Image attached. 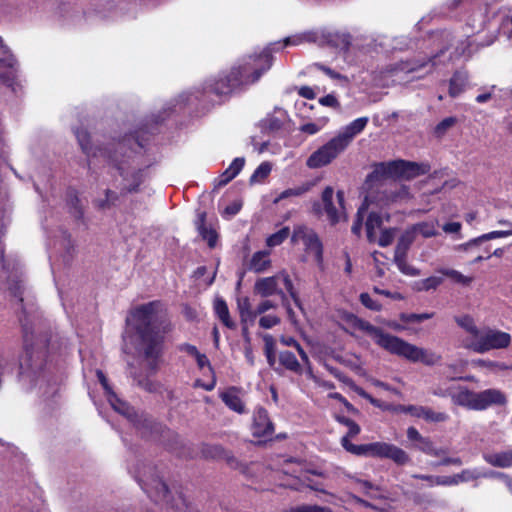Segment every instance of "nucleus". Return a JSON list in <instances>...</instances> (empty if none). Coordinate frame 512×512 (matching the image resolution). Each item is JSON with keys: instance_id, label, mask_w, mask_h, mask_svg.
<instances>
[{"instance_id": "nucleus-1", "label": "nucleus", "mask_w": 512, "mask_h": 512, "mask_svg": "<svg viewBox=\"0 0 512 512\" xmlns=\"http://www.w3.org/2000/svg\"><path fill=\"white\" fill-rule=\"evenodd\" d=\"M315 33H303L286 37L283 41L270 44L259 55L250 56L242 65L233 67L230 72L219 75L215 79L207 81L201 89L181 94L176 104L168 109L180 111L187 105L215 104L223 96H227L234 90L255 83L264 72L272 65V52L279 51L287 46H298L305 42H316Z\"/></svg>"}, {"instance_id": "nucleus-2", "label": "nucleus", "mask_w": 512, "mask_h": 512, "mask_svg": "<svg viewBox=\"0 0 512 512\" xmlns=\"http://www.w3.org/2000/svg\"><path fill=\"white\" fill-rule=\"evenodd\" d=\"M162 310L159 301L134 307L126 317V334L135 352L150 372H155L162 354L163 336L158 318Z\"/></svg>"}, {"instance_id": "nucleus-3", "label": "nucleus", "mask_w": 512, "mask_h": 512, "mask_svg": "<svg viewBox=\"0 0 512 512\" xmlns=\"http://www.w3.org/2000/svg\"><path fill=\"white\" fill-rule=\"evenodd\" d=\"M46 341L36 337L33 332L24 329V354L20 360V377L24 385L35 387L42 396H54L58 385L52 379L50 368H47Z\"/></svg>"}, {"instance_id": "nucleus-4", "label": "nucleus", "mask_w": 512, "mask_h": 512, "mask_svg": "<svg viewBox=\"0 0 512 512\" xmlns=\"http://www.w3.org/2000/svg\"><path fill=\"white\" fill-rule=\"evenodd\" d=\"M354 328L364 331L379 347L390 354L403 357L411 362H421L427 366H434L439 364L442 359L441 355L410 344L398 336L385 333L381 328L355 315Z\"/></svg>"}, {"instance_id": "nucleus-5", "label": "nucleus", "mask_w": 512, "mask_h": 512, "mask_svg": "<svg viewBox=\"0 0 512 512\" xmlns=\"http://www.w3.org/2000/svg\"><path fill=\"white\" fill-rule=\"evenodd\" d=\"M431 170L429 163H417L407 160H392L376 163L371 173L366 177V183L372 184L388 178L412 180Z\"/></svg>"}, {"instance_id": "nucleus-6", "label": "nucleus", "mask_w": 512, "mask_h": 512, "mask_svg": "<svg viewBox=\"0 0 512 512\" xmlns=\"http://www.w3.org/2000/svg\"><path fill=\"white\" fill-rule=\"evenodd\" d=\"M352 141V124L346 125L327 143L314 151L306 160V166L317 169L329 165Z\"/></svg>"}, {"instance_id": "nucleus-7", "label": "nucleus", "mask_w": 512, "mask_h": 512, "mask_svg": "<svg viewBox=\"0 0 512 512\" xmlns=\"http://www.w3.org/2000/svg\"><path fill=\"white\" fill-rule=\"evenodd\" d=\"M283 285L290 297L294 300L296 305H299V299L294 289L292 280L286 271H281L274 276L260 278L255 282L254 291L262 297H269L272 295H279L283 305L287 309V313L292 318V309L288 303L287 295L280 288Z\"/></svg>"}, {"instance_id": "nucleus-8", "label": "nucleus", "mask_w": 512, "mask_h": 512, "mask_svg": "<svg viewBox=\"0 0 512 512\" xmlns=\"http://www.w3.org/2000/svg\"><path fill=\"white\" fill-rule=\"evenodd\" d=\"M354 455L377 459H388L398 466H404L411 461L408 453L402 448L387 442H372L367 444H354Z\"/></svg>"}, {"instance_id": "nucleus-9", "label": "nucleus", "mask_w": 512, "mask_h": 512, "mask_svg": "<svg viewBox=\"0 0 512 512\" xmlns=\"http://www.w3.org/2000/svg\"><path fill=\"white\" fill-rule=\"evenodd\" d=\"M511 335L507 332L486 328L480 332L477 339L466 341L464 347L476 353H486L491 350L505 349L510 346Z\"/></svg>"}, {"instance_id": "nucleus-10", "label": "nucleus", "mask_w": 512, "mask_h": 512, "mask_svg": "<svg viewBox=\"0 0 512 512\" xmlns=\"http://www.w3.org/2000/svg\"><path fill=\"white\" fill-rule=\"evenodd\" d=\"M321 200L323 209H321L320 205L317 203L313 206V210L317 215L325 213L328 221L332 225L347 220V214L344 207V193L342 191H338L334 198V190L332 187L328 186L323 190Z\"/></svg>"}, {"instance_id": "nucleus-11", "label": "nucleus", "mask_w": 512, "mask_h": 512, "mask_svg": "<svg viewBox=\"0 0 512 512\" xmlns=\"http://www.w3.org/2000/svg\"><path fill=\"white\" fill-rule=\"evenodd\" d=\"M145 493L156 503L170 504V500L173 502L171 508H176L178 512H185L187 504L181 494L177 497H172L171 492L168 490L166 484L158 477H152L149 480L143 481L141 484Z\"/></svg>"}, {"instance_id": "nucleus-12", "label": "nucleus", "mask_w": 512, "mask_h": 512, "mask_svg": "<svg viewBox=\"0 0 512 512\" xmlns=\"http://www.w3.org/2000/svg\"><path fill=\"white\" fill-rule=\"evenodd\" d=\"M139 133H141V130H138L137 134ZM143 147L144 144L140 135L125 136L113 145V151L110 149L108 159L120 171L121 175H125L123 165L126 163V160L124 158L131 160L132 154L137 153V150Z\"/></svg>"}, {"instance_id": "nucleus-13", "label": "nucleus", "mask_w": 512, "mask_h": 512, "mask_svg": "<svg viewBox=\"0 0 512 512\" xmlns=\"http://www.w3.org/2000/svg\"><path fill=\"white\" fill-rule=\"evenodd\" d=\"M291 242L294 245L302 243L305 251L312 255L317 263L322 262V243L315 231L305 225H297L294 227Z\"/></svg>"}, {"instance_id": "nucleus-14", "label": "nucleus", "mask_w": 512, "mask_h": 512, "mask_svg": "<svg viewBox=\"0 0 512 512\" xmlns=\"http://www.w3.org/2000/svg\"><path fill=\"white\" fill-rule=\"evenodd\" d=\"M96 376L105 391L106 397L111 407L119 414L125 416L131 423L136 425L137 415L133 408H131L126 402L122 401L114 393V391L112 390L111 386L108 383L105 374L101 370H96Z\"/></svg>"}, {"instance_id": "nucleus-15", "label": "nucleus", "mask_w": 512, "mask_h": 512, "mask_svg": "<svg viewBox=\"0 0 512 512\" xmlns=\"http://www.w3.org/2000/svg\"><path fill=\"white\" fill-rule=\"evenodd\" d=\"M507 397L504 392L499 389L490 388L480 392H476L474 402L475 411H483L491 406H505Z\"/></svg>"}, {"instance_id": "nucleus-16", "label": "nucleus", "mask_w": 512, "mask_h": 512, "mask_svg": "<svg viewBox=\"0 0 512 512\" xmlns=\"http://www.w3.org/2000/svg\"><path fill=\"white\" fill-rule=\"evenodd\" d=\"M406 433L408 440L414 442L415 448L424 454L433 457H440L447 454V450L445 448L435 447L433 441L429 437L422 436L415 427H409Z\"/></svg>"}, {"instance_id": "nucleus-17", "label": "nucleus", "mask_w": 512, "mask_h": 512, "mask_svg": "<svg viewBox=\"0 0 512 512\" xmlns=\"http://www.w3.org/2000/svg\"><path fill=\"white\" fill-rule=\"evenodd\" d=\"M288 121L289 116L287 112L284 109L275 108L272 113L260 121L259 127L264 133H275L283 129Z\"/></svg>"}, {"instance_id": "nucleus-18", "label": "nucleus", "mask_w": 512, "mask_h": 512, "mask_svg": "<svg viewBox=\"0 0 512 512\" xmlns=\"http://www.w3.org/2000/svg\"><path fill=\"white\" fill-rule=\"evenodd\" d=\"M274 432L273 424L269 419L268 412L258 407L253 414L252 433L255 437H270Z\"/></svg>"}, {"instance_id": "nucleus-19", "label": "nucleus", "mask_w": 512, "mask_h": 512, "mask_svg": "<svg viewBox=\"0 0 512 512\" xmlns=\"http://www.w3.org/2000/svg\"><path fill=\"white\" fill-rule=\"evenodd\" d=\"M76 138L78 140V143L82 149V151L87 155L89 158V163H92V158H98L102 157L104 161L110 162L108 159V155L110 152V149H102V148H96L92 149L90 144V136L89 133L83 129L79 128L75 131Z\"/></svg>"}, {"instance_id": "nucleus-20", "label": "nucleus", "mask_w": 512, "mask_h": 512, "mask_svg": "<svg viewBox=\"0 0 512 512\" xmlns=\"http://www.w3.org/2000/svg\"><path fill=\"white\" fill-rule=\"evenodd\" d=\"M501 224L509 226V230H495L489 233L483 234L479 237L469 240L468 242L458 246L459 250H468L477 248L480 244L492 239L504 238L512 235V223L509 221H500Z\"/></svg>"}, {"instance_id": "nucleus-21", "label": "nucleus", "mask_w": 512, "mask_h": 512, "mask_svg": "<svg viewBox=\"0 0 512 512\" xmlns=\"http://www.w3.org/2000/svg\"><path fill=\"white\" fill-rule=\"evenodd\" d=\"M354 483L358 485L359 491L371 500H387L389 498L386 489L379 485H374L370 481L354 479Z\"/></svg>"}, {"instance_id": "nucleus-22", "label": "nucleus", "mask_w": 512, "mask_h": 512, "mask_svg": "<svg viewBox=\"0 0 512 512\" xmlns=\"http://www.w3.org/2000/svg\"><path fill=\"white\" fill-rule=\"evenodd\" d=\"M220 398L231 410L239 414L245 413V404L241 399L239 389L230 387L220 393Z\"/></svg>"}, {"instance_id": "nucleus-23", "label": "nucleus", "mask_w": 512, "mask_h": 512, "mask_svg": "<svg viewBox=\"0 0 512 512\" xmlns=\"http://www.w3.org/2000/svg\"><path fill=\"white\" fill-rule=\"evenodd\" d=\"M244 164V158H235L230 166L215 180L214 188L218 189L228 184L239 174Z\"/></svg>"}, {"instance_id": "nucleus-24", "label": "nucleus", "mask_w": 512, "mask_h": 512, "mask_svg": "<svg viewBox=\"0 0 512 512\" xmlns=\"http://www.w3.org/2000/svg\"><path fill=\"white\" fill-rule=\"evenodd\" d=\"M483 459L493 467L508 468L512 466V449L507 451L484 453Z\"/></svg>"}, {"instance_id": "nucleus-25", "label": "nucleus", "mask_w": 512, "mask_h": 512, "mask_svg": "<svg viewBox=\"0 0 512 512\" xmlns=\"http://www.w3.org/2000/svg\"><path fill=\"white\" fill-rule=\"evenodd\" d=\"M476 398V392L469 390L467 387H459L457 393L451 394L452 402L455 405L475 410L474 402Z\"/></svg>"}, {"instance_id": "nucleus-26", "label": "nucleus", "mask_w": 512, "mask_h": 512, "mask_svg": "<svg viewBox=\"0 0 512 512\" xmlns=\"http://www.w3.org/2000/svg\"><path fill=\"white\" fill-rule=\"evenodd\" d=\"M271 267L269 251L255 252L249 262V269L255 273H263Z\"/></svg>"}, {"instance_id": "nucleus-27", "label": "nucleus", "mask_w": 512, "mask_h": 512, "mask_svg": "<svg viewBox=\"0 0 512 512\" xmlns=\"http://www.w3.org/2000/svg\"><path fill=\"white\" fill-rule=\"evenodd\" d=\"M468 82V74L463 71H455L449 81V95L452 98L459 96Z\"/></svg>"}, {"instance_id": "nucleus-28", "label": "nucleus", "mask_w": 512, "mask_h": 512, "mask_svg": "<svg viewBox=\"0 0 512 512\" xmlns=\"http://www.w3.org/2000/svg\"><path fill=\"white\" fill-rule=\"evenodd\" d=\"M326 42L336 48L346 50L348 49L351 41V36L346 31H332L323 35Z\"/></svg>"}, {"instance_id": "nucleus-29", "label": "nucleus", "mask_w": 512, "mask_h": 512, "mask_svg": "<svg viewBox=\"0 0 512 512\" xmlns=\"http://www.w3.org/2000/svg\"><path fill=\"white\" fill-rule=\"evenodd\" d=\"M237 307L240 314L241 322L244 325H252L257 318L256 309H252L250 300L247 297L237 300Z\"/></svg>"}, {"instance_id": "nucleus-30", "label": "nucleus", "mask_w": 512, "mask_h": 512, "mask_svg": "<svg viewBox=\"0 0 512 512\" xmlns=\"http://www.w3.org/2000/svg\"><path fill=\"white\" fill-rule=\"evenodd\" d=\"M382 225V217L377 212H370L366 222L365 229L366 235L369 242H374L376 237V229L380 228Z\"/></svg>"}, {"instance_id": "nucleus-31", "label": "nucleus", "mask_w": 512, "mask_h": 512, "mask_svg": "<svg viewBox=\"0 0 512 512\" xmlns=\"http://www.w3.org/2000/svg\"><path fill=\"white\" fill-rule=\"evenodd\" d=\"M454 320L459 327L464 329L467 333L471 334L474 337V339H477L481 331L477 327L471 315L465 314L462 316H455Z\"/></svg>"}, {"instance_id": "nucleus-32", "label": "nucleus", "mask_w": 512, "mask_h": 512, "mask_svg": "<svg viewBox=\"0 0 512 512\" xmlns=\"http://www.w3.org/2000/svg\"><path fill=\"white\" fill-rule=\"evenodd\" d=\"M214 311L220 321L228 328L234 326L233 321L230 319L229 310L226 302L222 298H216L214 301Z\"/></svg>"}, {"instance_id": "nucleus-33", "label": "nucleus", "mask_w": 512, "mask_h": 512, "mask_svg": "<svg viewBox=\"0 0 512 512\" xmlns=\"http://www.w3.org/2000/svg\"><path fill=\"white\" fill-rule=\"evenodd\" d=\"M329 122L328 117H319L315 121L306 122L299 126V131L307 135H315L326 127Z\"/></svg>"}, {"instance_id": "nucleus-34", "label": "nucleus", "mask_w": 512, "mask_h": 512, "mask_svg": "<svg viewBox=\"0 0 512 512\" xmlns=\"http://www.w3.org/2000/svg\"><path fill=\"white\" fill-rule=\"evenodd\" d=\"M414 241V235L411 232H405L398 239L395 247L394 257H407V253Z\"/></svg>"}, {"instance_id": "nucleus-35", "label": "nucleus", "mask_w": 512, "mask_h": 512, "mask_svg": "<svg viewBox=\"0 0 512 512\" xmlns=\"http://www.w3.org/2000/svg\"><path fill=\"white\" fill-rule=\"evenodd\" d=\"M313 186H314L313 182H305V183H302L299 186L286 189L285 191H283L278 196L276 201H280L282 199H286V198H289V197H300V196H303L304 194L309 192L312 189Z\"/></svg>"}, {"instance_id": "nucleus-36", "label": "nucleus", "mask_w": 512, "mask_h": 512, "mask_svg": "<svg viewBox=\"0 0 512 512\" xmlns=\"http://www.w3.org/2000/svg\"><path fill=\"white\" fill-rule=\"evenodd\" d=\"M482 477H488L487 473H481L477 469H464L460 473L454 474L455 484L477 480Z\"/></svg>"}, {"instance_id": "nucleus-37", "label": "nucleus", "mask_w": 512, "mask_h": 512, "mask_svg": "<svg viewBox=\"0 0 512 512\" xmlns=\"http://www.w3.org/2000/svg\"><path fill=\"white\" fill-rule=\"evenodd\" d=\"M439 272L450 278L453 282L461 284L463 286H468L472 283L473 277L471 276H465L461 272L455 270V269H441Z\"/></svg>"}, {"instance_id": "nucleus-38", "label": "nucleus", "mask_w": 512, "mask_h": 512, "mask_svg": "<svg viewBox=\"0 0 512 512\" xmlns=\"http://www.w3.org/2000/svg\"><path fill=\"white\" fill-rule=\"evenodd\" d=\"M279 361L286 369L298 372L301 370L300 363L292 352L284 351L279 355Z\"/></svg>"}, {"instance_id": "nucleus-39", "label": "nucleus", "mask_w": 512, "mask_h": 512, "mask_svg": "<svg viewBox=\"0 0 512 512\" xmlns=\"http://www.w3.org/2000/svg\"><path fill=\"white\" fill-rule=\"evenodd\" d=\"M289 235L290 229L288 227H282L280 230L266 238V245L270 248L279 246L289 237Z\"/></svg>"}, {"instance_id": "nucleus-40", "label": "nucleus", "mask_w": 512, "mask_h": 512, "mask_svg": "<svg viewBox=\"0 0 512 512\" xmlns=\"http://www.w3.org/2000/svg\"><path fill=\"white\" fill-rule=\"evenodd\" d=\"M481 245L482 244H480L477 248L464 250L473 256V259L470 262L471 264H477L483 260L489 259L492 256L490 252L491 246L486 245L485 247H481Z\"/></svg>"}, {"instance_id": "nucleus-41", "label": "nucleus", "mask_w": 512, "mask_h": 512, "mask_svg": "<svg viewBox=\"0 0 512 512\" xmlns=\"http://www.w3.org/2000/svg\"><path fill=\"white\" fill-rule=\"evenodd\" d=\"M394 262L397 265L399 271L407 276H418L420 270L414 266L408 264L407 257H394Z\"/></svg>"}, {"instance_id": "nucleus-42", "label": "nucleus", "mask_w": 512, "mask_h": 512, "mask_svg": "<svg viewBox=\"0 0 512 512\" xmlns=\"http://www.w3.org/2000/svg\"><path fill=\"white\" fill-rule=\"evenodd\" d=\"M434 317V313H400L399 319L404 323H421Z\"/></svg>"}, {"instance_id": "nucleus-43", "label": "nucleus", "mask_w": 512, "mask_h": 512, "mask_svg": "<svg viewBox=\"0 0 512 512\" xmlns=\"http://www.w3.org/2000/svg\"><path fill=\"white\" fill-rule=\"evenodd\" d=\"M423 419L431 423L446 422L449 419V415L445 412H436L429 407L424 408Z\"/></svg>"}, {"instance_id": "nucleus-44", "label": "nucleus", "mask_w": 512, "mask_h": 512, "mask_svg": "<svg viewBox=\"0 0 512 512\" xmlns=\"http://www.w3.org/2000/svg\"><path fill=\"white\" fill-rule=\"evenodd\" d=\"M271 169L272 166L269 162L261 163L252 174L250 181L252 183L262 182L265 178L268 177V175L271 172Z\"/></svg>"}, {"instance_id": "nucleus-45", "label": "nucleus", "mask_w": 512, "mask_h": 512, "mask_svg": "<svg viewBox=\"0 0 512 512\" xmlns=\"http://www.w3.org/2000/svg\"><path fill=\"white\" fill-rule=\"evenodd\" d=\"M265 343V355L270 366L275 364V341L271 335H265L263 337Z\"/></svg>"}, {"instance_id": "nucleus-46", "label": "nucleus", "mask_w": 512, "mask_h": 512, "mask_svg": "<svg viewBox=\"0 0 512 512\" xmlns=\"http://www.w3.org/2000/svg\"><path fill=\"white\" fill-rule=\"evenodd\" d=\"M336 419L338 422L349 427L347 434L342 438V445L348 452H352V443L350 441V437L352 435V422L349 418L344 416H336Z\"/></svg>"}, {"instance_id": "nucleus-47", "label": "nucleus", "mask_w": 512, "mask_h": 512, "mask_svg": "<svg viewBox=\"0 0 512 512\" xmlns=\"http://www.w3.org/2000/svg\"><path fill=\"white\" fill-rule=\"evenodd\" d=\"M457 122V119L453 116L444 118L440 121L434 128V134L437 137H442L449 128L454 126Z\"/></svg>"}, {"instance_id": "nucleus-48", "label": "nucleus", "mask_w": 512, "mask_h": 512, "mask_svg": "<svg viewBox=\"0 0 512 512\" xmlns=\"http://www.w3.org/2000/svg\"><path fill=\"white\" fill-rule=\"evenodd\" d=\"M359 298L361 304L367 309L372 311H380L382 308V305L378 301L373 300L368 293H361Z\"/></svg>"}, {"instance_id": "nucleus-49", "label": "nucleus", "mask_w": 512, "mask_h": 512, "mask_svg": "<svg viewBox=\"0 0 512 512\" xmlns=\"http://www.w3.org/2000/svg\"><path fill=\"white\" fill-rule=\"evenodd\" d=\"M280 342L285 346L294 347L298 351V353L303 361L306 362L308 360L307 354L305 353V351L302 349V347L299 345V343L293 337L283 336V337H281Z\"/></svg>"}, {"instance_id": "nucleus-50", "label": "nucleus", "mask_w": 512, "mask_h": 512, "mask_svg": "<svg viewBox=\"0 0 512 512\" xmlns=\"http://www.w3.org/2000/svg\"><path fill=\"white\" fill-rule=\"evenodd\" d=\"M199 232L203 239H205L209 245V247H215L218 239L217 233L213 229H209L207 227H199Z\"/></svg>"}, {"instance_id": "nucleus-51", "label": "nucleus", "mask_w": 512, "mask_h": 512, "mask_svg": "<svg viewBox=\"0 0 512 512\" xmlns=\"http://www.w3.org/2000/svg\"><path fill=\"white\" fill-rule=\"evenodd\" d=\"M314 67L319 69V70H321V71H323L326 75H328L332 79L343 81L345 83H348V81H349L346 76H343L339 72H336V71L332 70L331 68H329V67H327V66H325L323 64L315 63Z\"/></svg>"}, {"instance_id": "nucleus-52", "label": "nucleus", "mask_w": 512, "mask_h": 512, "mask_svg": "<svg viewBox=\"0 0 512 512\" xmlns=\"http://www.w3.org/2000/svg\"><path fill=\"white\" fill-rule=\"evenodd\" d=\"M443 283V278L438 276H430L422 280V290L429 291L437 289Z\"/></svg>"}, {"instance_id": "nucleus-53", "label": "nucleus", "mask_w": 512, "mask_h": 512, "mask_svg": "<svg viewBox=\"0 0 512 512\" xmlns=\"http://www.w3.org/2000/svg\"><path fill=\"white\" fill-rule=\"evenodd\" d=\"M280 323V318L273 314L263 315L259 319L260 327L264 329H270Z\"/></svg>"}, {"instance_id": "nucleus-54", "label": "nucleus", "mask_w": 512, "mask_h": 512, "mask_svg": "<svg viewBox=\"0 0 512 512\" xmlns=\"http://www.w3.org/2000/svg\"><path fill=\"white\" fill-rule=\"evenodd\" d=\"M394 240V230L393 229H385L381 232L378 244L381 247L389 246Z\"/></svg>"}, {"instance_id": "nucleus-55", "label": "nucleus", "mask_w": 512, "mask_h": 512, "mask_svg": "<svg viewBox=\"0 0 512 512\" xmlns=\"http://www.w3.org/2000/svg\"><path fill=\"white\" fill-rule=\"evenodd\" d=\"M292 512H332L329 508L318 505H301L293 508Z\"/></svg>"}, {"instance_id": "nucleus-56", "label": "nucleus", "mask_w": 512, "mask_h": 512, "mask_svg": "<svg viewBox=\"0 0 512 512\" xmlns=\"http://www.w3.org/2000/svg\"><path fill=\"white\" fill-rule=\"evenodd\" d=\"M488 477H496L503 480L505 486L509 490V492L512 494V477L508 474L497 472V471H491L487 473Z\"/></svg>"}, {"instance_id": "nucleus-57", "label": "nucleus", "mask_w": 512, "mask_h": 512, "mask_svg": "<svg viewBox=\"0 0 512 512\" xmlns=\"http://www.w3.org/2000/svg\"><path fill=\"white\" fill-rule=\"evenodd\" d=\"M241 207L242 204L239 201H234L224 208L222 215L227 218H232L240 211Z\"/></svg>"}, {"instance_id": "nucleus-58", "label": "nucleus", "mask_w": 512, "mask_h": 512, "mask_svg": "<svg viewBox=\"0 0 512 512\" xmlns=\"http://www.w3.org/2000/svg\"><path fill=\"white\" fill-rule=\"evenodd\" d=\"M441 457H442V459L439 462H437L435 464V466H449V465L461 466L463 463L462 459L460 457H449V456H446V454Z\"/></svg>"}, {"instance_id": "nucleus-59", "label": "nucleus", "mask_w": 512, "mask_h": 512, "mask_svg": "<svg viewBox=\"0 0 512 512\" xmlns=\"http://www.w3.org/2000/svg\"><path fill=\"white\" fill-rule=\"evenodd\" d=\"M276 307H277V305L273 301L268 300V299L263 300L255 308L256 309V315L257 316L258 315H262L265 312H267L268 310L275 309Z\"/></svg>"}, {"instance_id": "nucleus-60", "label": "nucleus", "mask_w": 512, "mask_h": 512, "mask_svg": "<svg viewBox=\"0 0 512 512\" xmlns=\"http://www.w3.org/2000/svg\"><path fill=\"white\" fill-rule=\"evenodd\" d=\"M478 364L482 367L488 368V369H499V370H506L508 367L504 363L491 361V360H479Z\"/></svg>"}, {"instance_id": "nucleus-61", "label": "nucleus", "mask_w": 512, "mask_h": 512, "mask_svg": "<svg viewBox=\"0 0 512 512\" xmlns=\"http://www.w3.org/2000/svg\"><path fill=\"white\" fill-rule=\"evenodd\" d=\"M194 359L199 369L203 370L204 368H207L210 372L213 371L210 361L205 354L199 353Z\"/></svg>"}, {"instance_id": "nucleus-62", "label": "nucleus", "mask_w": 512, "mask_h": 512, "mask_svg": "<svg viewBox=\"0 0 512 512\" xmlns=\"http://www.w3.org/2000/svg\"><path fill=\"white\" fill-rule=\"evenodd\" d=\"M319 103L326 107L337 108L339 106L337 98L333 94H328L319 99Z\"/></svg>"}, {"instance_id": "nucleus-63", "label": "nucleus", "mask_w": 512, "mask_h": 512, "mask_svg": "<svg viewBox=\"0 0 512 512\" xmlns=\"http://www.w3.org/2000/svg\"><path fill=\"white\" fill-rule=\"evenodd\" d=\"M413 502L419 506H427L433 503V499L429 495L415 494L413 496Z\"/></svg>"}, {"instance_id": "nucleus-64", "label": "nucleus", "mask_w": 512, "mask_h": 512, "mask_svg": "<svg viewBox=\"0 0 512 512\" xmlns=\"http://www.w3.org/2000/svg\"><path fill=\"white\" fill-rule=\"evenodd\" d=\"M179 351L184 352L193 358H195L200 353L196 346L187 343L181 344L179 346Z\"/></svg>"}]
</instances>
